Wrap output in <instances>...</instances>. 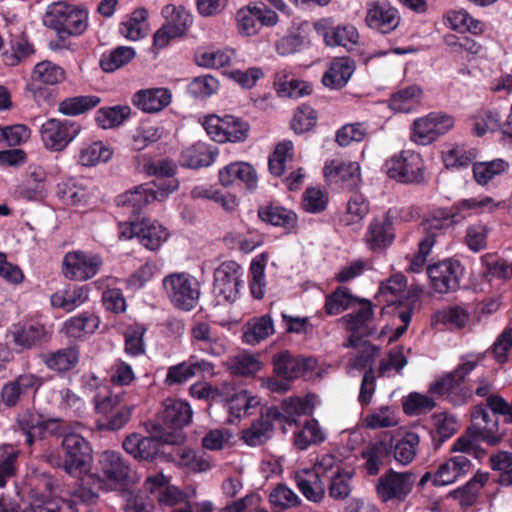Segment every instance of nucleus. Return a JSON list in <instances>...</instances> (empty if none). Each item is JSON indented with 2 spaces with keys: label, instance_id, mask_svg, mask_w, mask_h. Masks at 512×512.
I'll use <instances>...</instances> for the list:
<instances>
[{
  "label": "nucleus",
  "instance_id": "obj_14",
  "mask_svg": "<svg viewBox=\"0 0 512 512\" xmlns=\"http://www.w3.org/2000/svg\"><path fill=\"white\" fill-rule=\"evenodd\" d=\"M464 273L465 267L455 259H445L427 267L431 286L440 294L458 290Z\"/></svg>",
  "mask_w": 512,
  "mask_h": 512
},
{
  "label": "nucleus",
  "instance_id": "obj_36",
  "mask_svg": "<svg viewBox=\"0 0 512 512\" xmlns=\"http://www.w3.org/2000/svg\"><path fill=\"white\" fill-rule=\"evenodd\" d=\"M355 71L354 61L347 57L334 59L322 77V83L331 89L344 87Z\"/></svg>",
  "mask_w": 512,
  "mask_h": 512
},
{
  "label": "nucleus",
  "instance_id": "obj_37",
  "mask_svg": "<svg viewBox=\"0 0 512 512\" xmlns=\"http://www.w3.org/2000/svg\"><path fill=\"white\" fill-rule=\"evenodd\" d=\"M370 202L362 193L353 192L347 200L346 210L338 219L339 227L360 224L369 214Z\"/></svg>",
  "mask_w": 512,
  "mask_h": 512
},
{
  "label": "nucleus",
  "instance_id": "obj_8",
  "mask_svg": "<svg viewBox=\"0 0 512 512\" xmlns=\"http://www.w3.org/2000/svg\"><path fill=\"white\" fill-rule=\"evenodd\" d=\"M243 267L234 260L223 261L213 273V294L224 302L232 303L243 287Z\"/></svg>",
  "mask_w": 512,
  "mask_h": 512
},
{
  "label": "nucleus",
  "instance_id": "obj_23",
  "mask_svg": "<svg viewBox=\"0 0 512 512\" xmlns=\"http://www.w3.org/2000/svg\"><path fill=\"white\" fill-rule=\"evenodd\" d=\"M312 359L296 357L288 350H282L272 357L274 374L282 380L293 381L313 369Z\"/></svg>",
  "mask_w": 512,
  "mask_h": 512
},
{
  "label": "nucleus",
  "instance_id": "obj_15",
  "mask_svg": "<svg viewBox=\"0 0 512 512\" xmlns=\"http://www.w3.org/2000/svg\"><path fill=\"white\" fill-rule=\"evenodd\" d=\"M65 451L63 468L68 473L84 472L90 467L92 449L89 442L79 434H66L62 440Z\"/></svg>",
  "mask_w": 512,
  "mask_h": 512
},
{
  "label": "nucleus",
  "instance_id": "obj_1",
  "mask_svg": "<svg viewBox=\"0 0 512 512\" xmlns=\"http://www.w3.org/2000/svg\"><path fill=\"white\" fill-rule=\"evenodd\" d=\"M145 492L150 496L142 497L140 493L133 494L130 490V512H153L154 500L162 508H172L181 503L189 502V495L183 490L170 483V477L162 472L148 476L144 482Z\"/></svg>",
  "mask_w": 512,
  "mask_h": 512
},
{
  "label": "nucleus",
  "instance_id": "obj_61",
  "mask_svg": "<svg viewBox=\"0 0 512 512\" xmlns=\"http://www.w3.org/2000/svg\"><path fill=\"white\" fill-rule=\"evenodd\" d=\"M475 181L482 186L487 185L495 176L508 169V162H472Z\"/></svg>",
  "mask_w": 512,
  "mask_h": 512
},
{
  "label": "nucleus",
  "instance_id": "obj_60",
  "mask_svg": "<svg viewBox=\"0 0 512 512\" xmlns=\"http://www.w3.org/2000/svg\"><path fill=\"white\" fill-rule=\"evenodd\" d=\"M359 34L353 26H337L325 34V42L330 46H342L351 49L357 44Z\"/></svg>",
  "mask_w": 512,
  "mask_h": 512
},
{
  "label": "nucleus",
  "instance_id": "obj_24",
  "mask_svg": "<svg viewBox=\"0 0 512 512\" xmlns=\"http://www.w3.org/2000/svg\"><path fill=\"white\" fill-rule=\"evenodd\" d=\"M257 214L262 222L280 228L285 235L297 232V214L279 203L267 202L259 206Z\"/></svg>",
  "mask_w": 512,
  "mask_h": 512
},
{
  "label": "nucleus",
  "instance_id": "obj_13",
  "mask_svg": "<svg viewBox=\"0 0 512 512\" xmlns=\"http://www.w3.org/2000/svg\"><path fill=\"white\" fill-rule=\"evenodd\" d=\"M415 475L411 472H397L390 468L381 475L376 484V493L383 503L404 502L411 494Z\"/></svg>",
  "mask_w": 512,
  "mask_h": 512
},
{
  "label": "nucleus",
  "instance_id": "obj_10",
  "mask_svg": "<svg viewBox=\"0 0 512 512\" xmlns=\"http://www.w3.org/2000/svg\"><path fill=\"white\" fill-rule=\"evenodd\" d=\"M454 126L452 116L443 112H431L413 121L410 139L418 145H429L446 134Z\"/></svg>",
  "mask_w": 512,
  "mask_h": 512
},
{
  "label": "nucleus",
  "instance_id": "obj_49",
  "mask_svg": "<svg viewBox=\"0 0 512 512\" xmlns=\"http://www.w3.org/2000/svg\"><path fill=\"white\" fill-rule=\"evenodd\" d=\"M387 175L400 183H420L424 180L422 162H391Z\"/></svg>",
  "mask_w": 512,
  "mask_h": 512
},
{
  "label": "nucleus",
  "instance_id": "obj_9",
  "mask_svg": "<svg viewBox=\"0 0 512 512\" xmlns=\"http://www.w3.org/2000/svg\"><path fill=\"white\" fill-rule=\"evenodd\" d=\"M293 421L292 416H285L278 407H268L261 411L257 420L241 431L240 439L248 446H261L272 437L275 422L291 424Z\"/></svg>",
  "mask_w": 512,
  "mask_h": 512
},
{
  "label": "nucleus",
  "instance_id": "obj_64",
  "mask_svg": "<svg viewBox=\"0 0 512 512\" xmlns=\"http://www.w3.org/2000/svg\"><path fill=\"white\" fill-rule=\"evenodd\" d=\"M126 107L112 106L100 108L95 115V121L102 129L115 128L125 121L128 113L125 112Z\"/></svg>",
  "mask_w": 512,
  "mask_h": 512
},
{
  "label": "nucleus",
  "instance_id": "obj_18",
  "mask_svg": "<svg viewBox=\"0 0 512 512\" xmlns=\"http://www.w3.org/2000/svg\"><path fill=\"white\" fill-rule=\"evenodd\" d=\"M79 132L80 126L75 122L55 118L48 119L40 129L43 145L51 151L64 150Z\"/></svg>",
  "mask_w": 512,
  "mask_h": 512
},
{
  "label": "nucleus",
  "instance_id": "obj_20",
  "mask_svg": "<svg viewBox=\"0 0 512 512\" xmlns=\"http://www.w3.org/2000/svg\"><path fill=\"white\" fill-rule=\"evenodd\" d=\"M42 386V379L27 373L3 385L1 400L6 407H15L22 399L34 396Z\"/></svg>",
  "mask_w": 512,
  "mask_h": 512
},
{
  "label": "nucleus",
  "instance_id": "obj_34",
  "mask_svg": "<svg viewBox=\"0 0 512 512\" xmlns=\"http://www.w3.org/2000/svg\"><path fill=\"white\" fill-rule=\"evenodd\" d=\"M46 334L45 326L36 321L14 324L11 328L13 342L21 349H31L39 345Z\"/></svg>",
  "mask_w": 512,
  "mask_h": 512
},
{
  "label": "nucleus",
  "instance_id": "obj_33",
  "mask_svg": "<svg viewBox=\"0 0 512 512\" xmlns=\"http://www.w3.org/2000/svg\"><path fill=\"white\" fill-rule=\"evenodd\" d=\"M459 223L453 207L437 208L429 212L421 223L424 235L422 238L432 237L433 245L436 237L443 231Z\"/></svg>",
  "mask_w": 512,
  "mask_h": 512
},
{
  "label": "nucleus",
  "instance_id": "obj_55",
  "mask_svg": "<svg viewBox=\"0 0 512 512\" xmlns=\"http://www.w3.org/2000/svg\"><path fill=\"white\" fill-rule=\"evenodd\" d=\"M192 196L194 198H204L213 200L216 203H219L222 206V208L227 211H232L237 206V199L235 195H232L227 192L223 193L215 185L196 186L192 190Z\"/></svg>",
  "mask_w": 512,
  "mask_h": 512
},
{
  "label": "nucleus",
  "instance_id": "obj_40",
  "mask_svg": "<svg viewBox=\"0 0 512 512\" xmlns=\"http://www.w3.org/2000/svg\"><path fill=\"white\" fill-rule=\"evenodd\" d=\"M41 359L50 370L66 372L73 369L79 361V351L75 346L43 353Z\"/></svg>",
  "mask_w": 512,
  "mask_h": 512
},
{
  "label": "nucleus",
  "instance_id": "obj_54",
  "mask_svg": "<svg viewBox=\"0 0 512 512\" xmlns=\"http://www.w3.org/2000/svg\"><path fill=\"white\" fill-rule=\"evenodd\" d=\"M101 102L96 95L76 96L59 103L58 111L64 115L77 116L95 108Z\"/></svg>",
  "mask_w": 512,
  "mask_h": 512
},
{
  "label": "nucleus",
  "instance_id": "obj_42",
  "mask_svg": "<svg viewBox=\"0 0 512 512\" xmlns=\"http://www.w3.org/2000/svg\"><path fill=\"white\" fill-rule=\"evenodd\" d=\"M99 324V317L94 313L86 311L66 320L63 329L67 336L79 339L94 333Z\"/></svg>",
  "mask_w": 512,
  "mask_h": 512
},
{
  "label": "nucleus",
  "instance_id": "obj_4",
  "mask_svg": "<svg viewBox=\"0 0 512 512\" xmlns=\"http://www.w3.org/2000/svg\"><path fill=\"white\" fill-rule=\"evenodd\" d=\"M87 20V11L66 1L49 4L43 16V24L46 27L68 35L82 34L87 29Z\"/></svg>",
  "mask_w": 512,
  "mask_h": 512
},
{
  "label": "nucleus",
  "instance_id": "obj_19",
  "mask_svg": "<svg viewBox=\"0 0 512 512\" xmlns=\"http://www.w3.org/2000/svg\"><path fill=\"white\" fill-rule=\"evenodd\" d=\"M213 375V363L200 359L196 355H191L176 365H172L167 369L164 383L167 386L182 385L197 375Z\"/></svg>",
  "mask_w": 512,
  "mask_h": 512
},
{
  "label": "nucleus",
  "instance_id": "obj_39",
  "mask_svg": "<svg viewBox=\"0 0 512 512\" xmlns=\"http://www.w3.org/2000/svg\"><path fill=\"white\" fill-rule=\"evenodd\" d=\"M299 491L312 502H320L325 494L324 484L319 475L312 470L302 469L294 476Z\"/></svg>",
  "mask_w": 512,
  "mask_h": 512
},
{
  "label": "nucleus",
  "instance_id": "obj_29",
  "mask_svg": "<svg viewBox=\"0 0 512 512\" xmlns=\"http://www.w3.org/2000/svg\"><path fill=\"white\" fill-rule=\"evenodd\" d=\"M219 181L223 187L243 183L247 190L253 192L257 188L258 177L249 162H230L219 171Z\"/></svg>",
  "mask_w": 512,
  "mask_h": 512
},
{
  "label": "nucleus",
  "instance_id": "obj_56",
  "mask_svg": "<svg viewBox=\"0 0 512 512\" xmlns=\"http://www.w3.org/2000/svg\"><path fill=\"white\" fill-rule=\"evenodd\" d=\"M447 21L453 30L468 31L472 34H481L485 30V24L474 19L465 10H454L447 13Z\"/></svg>",
  "mask_w": 512,
  "mask_h": 512
},
{
  "label": "nucleus",
  "instance_id": "obj_38",
  "mask_svg": "<svg viewBox=\"0 0 512 512\" xmlns=\"http://www.w3.org/2000/svg\"><path fill=\"white\" fill-rule=\"evenodd\" d=\"M498 206L499 204L490 196L461 199L452 205L459 222L474 214L493 212Z\"/></svg>",
  "mask_w": 512,
  "mask_h": 512
},
{
  "label": "nucleus",
  "instance_id": "obj_44",
  "mask_svg": "<svg viewBox=\"0 0 512 512\" xmlns=\"http://www.w3.org/2000/svg\"><path fill=\"white\" fill-rule=\"evenodd\" d=\"M89 291L85 286H72L51 296L53 307L67 312L73 311L88 300Z\"/></svg>",
  "mask_w": 512,
  "mask_h": 512
},
{
  "label": "nucleus",
  "instance_id": "obj_57",
  "mask_svg": "<svg viewBox=\"0 0 512 512\" xmlns=\"http://www.w3.org/2000/svg\"><path fill=\"white\" fill-rule=\"evenodd\" d=\"M273 332L272 318L269 315H263L248 325L247 330L243 333V341L247 344L255 345L273 334Z\"/></svg>",
  "mask_w": 512,
  "mask_h": 512
},
{
  "label": "nucleus",
  "instance_id": "obj_22",
  "mask_svg": "<svg viewBox=\"0 0 512 512\" xmlns=\"http://www.w3.org/2000/svg\"><path fill=\"white\" fill-rule=\"evenodd\" d=\"M167 238L166 228L157 221L148 218L130 221V240L136 239L141 246L150 251L159 249Z\"/></svg>",
  "mask_w": 512,
  "mask_h": 512
},
{
  "label": "nucleus",
  "instance_id": "obj_27",
  "mask_svg": "<svg viewBox=\"0 0 512 512\" xmlns=\"http://www.w3.org/2000/svg\"><path fill=\"white\" fill-rule=\"evenodd\" d=\"M324 176L328 182L352 191L361 183L359 162H330L324 167Z\"/></svg>",
  "mask_w": 512,
  "mask_h": 512
},
{
  "label": "nucleus",
  "instance_id": "obj_12",
  "mask_svg": "<svg viewBox=\"0 0 512 512\" xmlns=\"http://www.w3.org/2000/svg\"><path fill=\"white\" fill-rule=\"evenodd\" d=\"M355 303L360 304V308L340 319L344 328L350 333L347 343L344 344L346 348H358L363 337L373 335L370 324L374 318V305L370 300L364 298H359Z\"/></svg>",
  "mask_w": 512,
  "mask_h": 512
},
{
  "label": "nucleus",
  "instance_id": "obj_32",
  "mask_svg": "<svg viewBox=\"0 0 512 512\" xmlns=\"http://www.w3.org/2000/svg\"><path fill=\"white\" fill-rule=\"evenodd\" d=\"M172 93L168 88L142 89L133 96V104L145 113H158L170 105Z\"/></svg>",
  "mask_w": 512,
  "mask_h": 512
},
{
  "label": "nucleus",
  "instance_id": "obj_47",
  "mask_svg": "<svg viewBox=\"0 0 512 512\" xmlns=\"http://www.w3.org/2000/svg\"><path fill=\"white\" fill-rule=\"evenodd\" d=\"M65 77L64 70L56 64L45 61L38 63L32 73L33 90H41L44 85H56Z\"/></svg>",
  "mask_w": 512,
  "mask_h": 512
},
{
  "label": "nucleus",
  "instance_id": "obj_62",
  "mask_svg": "<svg viewBox=\"0 0 512 512\" xmlns=\"http://www.w3.org/2000/svg\"><path fill=\"white\" fill-rule=\"evenodd\" d=\"M258 13L259 9L257 5L242 8L237 12V28L241 35H255L260 30Z\"/></svg>",
  "mask_w": 512,
  "mask_h": 512
},
{
  "label": "nucleus",
  "instance_id": "obj_58",
  "mask_svg": "<svg viewBox=\"0 0 512 512\" xmlns=\"http://www.w3.org/2000/svg\"><path fill=\"white\" fill-rule=\"evenodd\" d=\"M11 53L4 54V61L7 65L16 66L22 60L34 54V47L23 34L11 35L10 38Z\"/></svg>",
  "mask_w": 512,
  "mask_h": 512
},
{
  "label": "nucleus",
  "instance_id": "obj_48",
  "mask_svg": "<svg viewBox=\"0 0 512 512\" xmlns=\"http://www.w3.org/2000/svg\"><path fill=\"white\" fill-rule=\"evenodd\" d=\"M191 342L192 345L197 346L199 350L211 354L220 355L221 346H219L214 339L209 323L204 321H197L191 328Z\"/></svg>",
  "mask_w": 512,
  "mask_h": 512
},
{
  "label": "nucleus",
  "instance_id": "obj_6",
  "mask_svg": "<svg viewBox=\"0 0 512 512\" xmlns=\"http://www.w3.org/2000/svg\"><path fill=\"white\" fill-rule=\"evenodd\" d=\"M163 286L173 306L182 311H191L198 305L200 285L188 273H173L163 279Z\"/></svg>",
  "mask_w": 512,
  "mask_h": 512
},
{
  "label": "nucleus",
  "instance_id": "obj_51",
  "mask_svg": "<svg viewBox=\"0 0 512 512\" xmlns=\"http://www.w3.org/2000/svg\"><path fill=\"white\" fill-rule=\"evenodd\" d=\"M359 297L351 294L346 286H338L325 296L324 311L329 316H335L350 308Z\"/></svg>",
  "mask_w": 512,
  "mask_h": 512
},
{
  "label": "nucleus",
  "instance_id": "obj_59",
  "mask_svg": "<svg viewBox=\"0 0 512 512\" xmlns=\"http://www.w3.org/2000/svg\"><path fill=\"white\" fill-rule=\"evenodd\" d=\"M161 432L154 427V433L150 437L142 438L138 441L137 446L134 450H130V455H133L135 459L151 461L156 458L160 452L163 442L159 434Z\"/></svg>",
  "mask_w": 512,
  "mask_h": 512
},
{
  "label": "nucleus",
  "instance_id": "obj_2",
  "mask_svg": "<svg viewBox=\"0 0 512 512\" xmlns=\"http://www.w3.org/2000/svg\"><path fill=\"white\" fill-rule=\"evenodd\" d=\"M463 362L431 383L429 392L432 395L445 398L454 406H460L471 397V390L464 387L466 377L478 366L479 359L468 360L462 357Z\"/></svg>",
  "mask_w": 512,
  "mask_h": 512
},
{
  "label": "nucleus",
  "instance_id": "obj_25",
  "mask_svg": "<svg viewBox=\"0 0 512 512\" xmlns=\"http://www.w3.org/2000/svg\"><path fill=\"white\" fill-rule=\"evenodd\" d=\"M81 386L85 392L93 395L95 410L99 414H109L119 403V392H110L102 380L93 373L82 375Z\"/></svg>",
  "mask_w": 512,
  "mask_h": 512
},
{
  "label": "nucleus",
  "instance_id": "obj_53",
  "mask_svg": "<svg viewBox=\"0 0 512 512\" xmlns=\"http://www.w3.org/2000/svg\"><path fill=\"white\" fill-rule=\"evenodd\" d=\"M19 449L10 444L0 445V488L16 475L18 468Z\"/></svg>",
  "mask_w": 512,
  "mask_h": 512
},
{
  "label": "nucleus",
  "instance_id": "obj_35",
  "mask_svg": "<svg viewBox=\"0 0 512 512\" xmlns=\"http://www.w3.org/2000/svg\"><path fill=\"white\" fill-rule=\"evenodd\" d=\"M482 276L487 282H507L512 279V261L497 253H485L480 257Z\"/></svg>",
  "mask_w": 512,
  "mask_h": 512
},
{
  "label": "nucleus",
  "instance_id": "obj_26",
  "mask_svg": "<svg viewBox=\"0 0 512 512\" xmlns=\"http://www.w3.org/2000/svg\"><path fill=\"white\" fill-rule=\"evenodd\" d=\"M100 470L111 490H126L128 485V467L121 455L115 451H105L100 455Z\"/></svg>",
  "mask_w": 512,
  "mask_h": 512
},
{
  "label": "nucleus",
  "instance_id": "obj_45",
  "mask_svg": "<svg viewBox=\"0 0 512 512\" xmlns=\"http://www.w3.org/2000/svg\"><path fill=\"white\" fill-rule=\"evenodd\" d=\"M224 400L228 404L231 415L239 418L243 415L254 414L256 408L260 405V399L251 395L247 390L241 389L239 392L227 393Z\"/></svg>",
  "mask_w": 512,
  "mask_h": 512
},
{
  "label": "nucleus",
  "instance_id": "obj_21",
  "mask_svg": "<svg viewBox=\"0 0 512 512\" xmlns=\"http://www.w3.org/2000/svg\"><path fill=\"white\" fill-rule=\"evenodd\" d=\"M145 170L148 175L155 176V180L150 183L157 201H163L178 189L179 182L174 177L176 173L174 162H147Z\"/></svg>",
  "mask_w": 512,
  "mask_h": 512
},
{
  "label": "nucleus",
  "instance_id": "obj_31",
  "mask_svg": "<svg viewBox=\"0 0 512 512\" xmlns=\"http://www.w3.org/2000/svg\"><path fill=\"white\" fill-rule=\"evenodd\" d=\"M392 454V438L369 443L361 451V457L365 460L362 467L367 475L375 476L382 466L390 461Z\"/></svg>",
  "mask_w": 512,
  "mask_h": 512
},
{
  "label": "nucleus",
  "instance_id": "obj_17",
  "mask_svg": "<svg viewBox=\"0 0 512 512\" xmlns=\"http://www.w3.org/2000/svg\"><path fill=\"white\" fill-rule=\"evenodd\" d=\"M102 266V257L91 252H69L63 259L64 275L77 281H86L93 278Z\"/></svg>",
  "mask_w": 512,
  "mask_h": 512
},
{
  "label": "nucleus",
  "instance_id": "obj_41",
  "mask_svg": "<svg viewBox=\"0 0 512 512\" xmlns=\"http://www.w3.org/2000/svg\"><path fill=\"white\" fill-rule=\"evenodd\" d=\"M432 419L435 429L431 431V438L434 448L438 449L457 433L458 423L456 417L448 412L435 413Z\"/></svg>",
  "mask_w": 512,
  "mask_h": 512
},
{
  "label": "nucleus",
  "instance_id": "obj_28",
  "mask_svg": "<svg viewBox=\"0 0 512 512\" xmlns=\"http://www.w3.org/2000/svg\"><path fill=\"white\" fill-rule=\"evenodd\" d=\"M365 21L371 29L386 34L398 27L400 16L397 9L388 3H371Z\"/></svg>",
  "mask_w": 512,
  "mask_h": 512
},
{
  "label": "nucleus",
  "instance_id": "obj_50",
  "mask_svg": "<svg viewBox=\"0 0 512 512\" xmlns=\"http://www.w3.org/2000/svg\"><path fill=\"white\" fill-rule=\"evenodd\" d=\"M162 15L165 18L164 24L172 35L181 37L192 24V16L182 6L166 5L162 9Z\"/></svg>",
  "mask_w": 512,
  "mask_h": 512
},
{
  "label": "nucleus",
  "instance_id": "obj_43",
  "mask_svg": "<svg viewBox=\"0 0 512 512\" xmlns=\"http://www.w3.org/2000/svg\"><path fill=\"white\" fill-rule=\"evenodd\" d=\"M58 195L60 199L71 206L84 205L90 198V192L82 180L68 178L58 184Z\"/></svg>",
  "mask_w": 512,
  "mask_h": 512
},
{
  "label": "nucleus",
  "instance_id": "obj_11",
  "mask_svg": "<svg viewBox=\"0 0 512 512\" xmlns=\"http://www.w3.org/2000/svg\"><path fill=\"white\" fill-rule=\"evenodd\" d=\"M396 239L393 209L371 219L363 236L366 248L375 254H381L390 248Z\"/></svg>",
  "mask_w": 512,
  "mask_h": 512
},
{
  "label": "nucleus",
  "instance_id": "obj_52",
  "mask_svg": "<svg viewBox=\"0 0 512 512\" xmlns=\"http://www.w3.org/2000/svg\"><path fill=\"white\" fill-rule=\"evenodd\" d=\"M325 439L319 422L314 418L307 420L302 429L294 433V445L299 450H306L310 445L320 444Z\"/></svg>",
  "mask_w": 512,
  "mask_h": 512
},
{
  "label": "nucleus",
  "instance_id": "obj_3",
  "mask_svg": "<svg viewBox=\"0 0 512 512\" xmlns=\"http://www.w3.org/2000/svg\"><path fill=\"white\" fill-rule=\"evenodd\" d=\"M192 409L188 402L179 399H167L161 413V423L154 425L159 430L160 439L170 445H179L185 441L183 427L192 419Z\"/></svg>",
  "mask_w": 512,
  "mask_h": 512
},
{
  "label": "nucleus",
  "instance_id": "obj_63",
  "mask_svg": "<svg viewBox=\"0 0 512 512\" xmlns=\"http://www.w3.org/2000/svg\"><path fill=\"white\" fill-rule=\"evenodd\" d=\"M233 57L234 51L230 49L205 50L196 54V62L206 68H221L229 65Z\"/></svg>",
  "mask_w": 512,
  "mask_h": 512
},
{
  "label": "nucleus",
  "instance_id": "obj_16",
  "mask_svg": "<svg viewBox=\"0 0 512 512\" xmlns=\"http://www.w3.org/2000/svg\"><path fill=\"white\" fill-rule=\"evenodd\" d=\"M466 435L480 438L490 446L497 445L501 441L498 416L489 412L484 404L476 405L472 410L471 425L466 429Z\"/></svg>",
  "mask_w": 512,
  "mask_h": 512
},
{
  "label": "nucleus",
  "instance_id": "obj_30",
  "mask_svg": "<svg viewBox=\"0 0 512 512\" xmlns=\"http://www.w3.org/2000/svg\"><path fill=\"white\" fill-rule=\"evenodd\" d=\"M473 468L472 462L465 455L449 458L441 463L433 475L434 486H446L467 475Z\"/></svg>",
  "mask_w": 512,
  "mask_h": 512
},
{
  "label": "nucleus",
  "instance_id": "obj_46",
  "mask_svg": "<svg viewBox=\"0 0 512 512\" xmlns=\"http://www.w3.org/2000/svg\"><path fill=\"white\" fill-rule=\"evenodd\" d=\"M420 437L413 431L406 432L395 443L392 442V453L396 462L402 465L410 464L417 455Z\"/></svg>",
  "mask_w": 512,
  "mask_h": 512
},
{
  "label": "nucleus",
  "instance_id": "obj_5",
  "mask_svg": "<svg viewBox=\"0 0 512 512\" xmlns=\"http://www.w3.org/2000/svg\"><path fill=\"white\" fill-rule=\"evenodd\" d=\"M61 430L59 418L48 417L37 410L27 409L16 418L15 431L24 437L23 443L28 448H32L37 441L47 435H59Z\"/></svg>",
  "mask_w": 512,
  "mask_h": 512
},
{
  "label": "nucleus",
  "instance_id": "obj_7",
  "mask_svg": "<svg viewBox=\"0 0 512 512\" xmlns=\"http://www.w3.org/2000/svg\"><path fill=\"white\" fill-rule=\"evenodd\" d=\"M202 125L207 134L218 143L242 142L249 134V124L233 115H208L203 118Z\"/></svg>",
  "mask_w": 512,
  "mask_h": 512
}]
</instances>
